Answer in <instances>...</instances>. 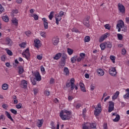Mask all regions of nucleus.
<instances>
[{
    "mask_svg": "<svg viewBox=\"0 0 129 129\" xmlns=\"http://www.w3.org/2000/svg\"><path fill=\"white\" fill-rule=\"evenodd\" d=\"M100 47L101 49V50H103L105 49V48H106V46L105 45V42H103V43L101 44L100 45Z\"/></svg>",
    "mask_w": 129,
    "mask_h": 129,
    "instance_id": "nucleus-31",
    "label": "nucleus"
},
{
    "mask_svg": "<svg viewBox=\"0 0 129 129\" xmlns=\"http://www.w3.org/2000/svg\"><path fill=\"white\" fill-rule=\"evenodd\" d=\"M22 55L23 57L26 58L27 60H29L30 59V57L31 56V54H30V52H29V48H27L23 53Z\"/></svg>",
    "mask_w": 129,
    "mask_h": 129,
    "instance_id": "nucleus-4",
    "label": "nucleus"
},
{
    "mask_svg": "<svg viewBox=\"0 0 129 129\" xmlns=\"http://www.w3.org/2000/svg\"><path fill=\"white\" fill-rule=\"evenodd\" d=\"M2 19L3 21H4V22H6V23H8V22H9V17H8V16L2 17Z\"/></svg>",
    "mask_w": 129,
    "mask_h": 129,
    "instance_id": "nucleus-32",
    "label": "nucleus"
},
{
    "mask_svg": "<svg viewBox=\"0 0 129 129\" xmlns=\"http://www.w3.org/2000/svg\"><path fill=\"white\" fill-rule=\"evenodd\" d=\"M31 31H30L25 32V34L28 37H29L31 35Z\"/></svg>",
    "mask_w": 129,
    "mask_h": 129,
    "instance_id": "nucleus-62",
    "label": "nucleus"
},
{
    "mask_svg": "<svg viewBox=\"0 0 129 129\" xmlns=\"http://www.w3.org/2000/svg\"><path fill=\"white\" fill-rule=\"evenodd\" d=\"M124 26V22H123L122 20H119L116 25L117 28H123Z\"/></svg>",
    "mask_w": 129,
    "mask_h": 129,
    "instance_id": "nucleus-16",
    "label": "nucleus"
},
{
    "mask_svg": "<svg viewBox=\"0 0 129 129\" xmlns=\"http://www.w3.org/2000/svg\"><path fill=\"white\" fill-rule=\"evenodd\" d=\"M34 43V46L36 48H39L41 46V41L39 39H35Z\"/></svg>",
    "mask_w": 129,
    "mask_h": 129,
    "instance_id": "nucleus-12",
    "label": "nucleus"
},
{
    "mask_svg": "<svg viewBox=\"0 0 129 129\" xmlns=\"http://www.w3.org/2000/svg\"><path fill=\"white\" fill-rule=\"evenodd\" d=\"M4 12H5V9L3 7V6H2L0 4V14H2V13H4Z\"/></svg>",
    "mask_w": 129,
    "mask_h": 129,
    "instance_id": "nucleus-45",
    "label": "nucleus"
},
{
    "mask_svg": "<svg viewBox=\"0 0 129 129\" xmlns=\"http://www.w3.org/2000/svg\"><path fill=\"white\" fill-rule=\"evenodd\" d=\"M2 89H3V90H8V89H9V85H8V84L6 83L3 84Z\"/></svg>",
    "mask_w": 129,
    "mask_h": 129,
    "instance_id": "nucleus-26",
    "label": "nucleus"
},
{
    "mask_svg": "<svg viewBox=\"0 0 129 129\" xmlns=\"http://www.w3.org/2000/svg\"><path fill=\"white\" fill-rule=\"evenodd\" d=\"M95 110H94V115H95V116H98L99 115V114H100V113L102 111V109H97L96 108H95Z\"/></svg>",
    "mask_w": 129,
    "mask_h": 129,
    "instance_id": "nucleus-14",
    "label": "nucleus"
},
{
    "mask_svg": "<svg viewBox=\"0 0 129 129\" xmlns=\"http://www.w3.org/2000/svg\"><path fill=\"white\" fill-rule=\"evenodd\" d=\"M63 73L64 75H66L67 76L69 75V69L67 67H64L63 68Z\"/></svg>",
    "mask_w": 129,
    "mask_h": 129,
    "instance_id": "nucleus-22",
    "label": "nucleus"
},
{
    "mask_svg": "<svg viewBox=\"0 0 129 129\" xmlns=\"http://www.w3.org/2000/svg\"><path fill=\"white\" fill-rule=\"evenodd\" d=\"M42 58L43 56L42 55H38L37 56V59H38V60H42Z\"/></svg>",
    "mask_w": 129,
    "mask_h": 129,
    "instance_id": "nucleus-59",
    "label": "nucleus"
},
{
    "mask_svg": "<svg viewBox=\"0 0 129 129\" xmlns=\"http://www.w3.org/2000/svg\"><path fill=\"white\" fill-rule=\"evenodd\" d=\"M90 19V17L89 16H87L86 19H85L83 24L85 27H87V28H89V26L90 25L89 24V19Z\"/></svg>",
    "mask_w": 129,
    "mask_h": 129,
    "instance_id": "nucleus-7",
    "label": "nucleus"
},
{
    "mask_svg": "<svg viewBox=\"0 0 129 129\" xmlns=\"http://www.w3.org/2000/svg\"><path fill=\"white\" fill-rule=\"evenodd\" d=\"M80 57H82L83 59L85 58V53H81L80 54Z\"/></svg>",
    "mask_w": 129,
    "mask_h": 129,
    "instance_id": "nucleus-54",
    "label": "nucleus"
},
{
    "mask_svg": "<svg viewBox=\"0 0 129 129\" xmlns=\"http://www.w3.org/2000/svg\"><path fill=\"white\" fill-rule=\"evenodd\" d=\"M43 122H44V120L43 119L39 120V122H38V126L39 127H41L43 124Z\"/></svg>",
    "mask_w": 129,
    "mask_h": 129,
    "instance_id": "nucleus-34",
    "label": "nucleus"
},
{
    "mask_svg": "<svg viewBox=\"0 0 129 129\" xmlns=\"http://www.w3.org/2000/svg\"><path fill=\"white\" fill-rule=\"evenodd\" d=\"M108 112H111L114 109V103L111 101H109Z\"/></svg>",
    "mask_w": 129,
    "mask_h": 129,
    "instance_id": "nucleus-5",
    "label": "nucleus"
},
{
    "mask_svg": "<svg viewBox=\"0 0 129 129\" xmlns=\"http://www.w3.org/2000/svg\"><path fill=\"white\" fill-rule=\"evenodd\" d=\"M121 31L123 32V33H125L127 31V29L126 28V27L124 26L122 28H121Z\"/></svg>",
    "mask_w": 129,
    "mask_h": 129,
    "instance_id": "nucleus-44",
    "label": "nucleus"
},
{
    "mask_svg": "<svg viewBox=\"0 0 129 129\" xmlns=\"http://www.w3.org/2000/svg\"><path fill=\"white\" fill-rule=\"evenodd\" d=\"M61 19H62V17H61L59 15H58L55 17V21H56V25H59V22H60V20Z\"/></svg>",
    "mask_w": 129,
    "mask_h": 129,
    "instance_id": "nucleus-19",
    "label": "nucleus"
},
{
    "mask_svg": "<svg viewBox=\"0 0 129 129\" xmlns=\"http://www.w3.org/2000/svg\"><path fill=\"white\" fill-rule=\"evenodd\" d=\"M37 80L36 79H31V81L33 85H36L37 84Z\"/></svg>",
    "mask_w": 129,
    "mask_h": 129,
    "instance_id": "nucleus-40",
    "label": "nucleus"
},
{
    "mask_svg": "<svg viewBox=\"0 0 129 129\" xmlns=\"http://www.w3.org/2000/svg\"><path fill=\"white\" fill-rule=\"evenodd\" d=\"M90 41V37L89 36H87L84 38L85 43L88 42Z\"/></svg>",
    "mask_w": 129,
    "mask_h": 129,
    "instance_id": "nucleus-33",
    "label": "nucleus"
},
{
    "mask_svg": "<svg viewBox=\"0 0 129 129\" xmlns=\"http://www.w3.org/2000/svg\"><path fill=\"white\" fill-rule=\"evenodd\" d=\"M40 35L43 38H46V36H47V35L46 34V32H43V31L40 32Z\"/></svg>",
    "mask_w": 129,
    "mask_h": 129,
    "instance_id": "nucleus-39",
    "label": "nucleus"
},
{
    "mask_svg": "<svg viewBox=\"0 0 129 129\" xmlns=\"http://www.w3.org/2000/svg\"><path fill=\"white\" fill-rule=\"evenodd\" d=\"M81 106H82V105L81 103L77 104L76 105L77 109H79L80 108V107H81Z\"/></svg>",
    "mask_w": 129,
    "mask_h": 129,
    "instance_id": "nucleus-57",
    "label": "nucleus"
},
{
    "mask_svg": "<svg viewBox=\"0 0 129 129\" xmlns=\"http://www.w3.org/2000/svg\"><path fill=\"white\" fill-rule=\"evenodd\" d=\"M61 56H62V53H58L55 55V56L53 57V59H54V60H59V59L61 58Z\"/></svg>",
    "mask_w": 129,
    "mask_h": 129,
    "instance_id": "nucleus-23",
    "label": "nucleus"
},
{
    "mask_svg": "<svg viewBox=\"0 0 129 129\" xmlns=\"http://www.w3.org/2000/svg\"><path fill=\"white\" fill-rule=\"evenodd\" d=\"M108 36H109V33H106L104 34L100 38L99 42L100 43H102V42L104 41V40H105V39L108 37Z\"/></svg>",
    "mask_w": 129,
    "mask_h": 129,
    "instance_id": "nucleus-8",
    "label": "nucleus"
},
{
    "mask_svg": "<svg viewBox=\"0 0 129 129\" xmlns=\"http://www.w3.org/2000/svg\"><path fill=\"white\" fill-rule=\"evenodd\" d=\"M59 116L62 120H66L70 118V115H69V114H64L63 111H60Z\"/></svg>",
    "mask_w": 129,
    "mask_h": 129,
    "instance_id": "nucleus-3",
    "label": "nucleus"
},
{
    "mask_svg": "<svg viewBox=\"0 0 129 129\" xmlns=\"http://www.w3.org/2000/svg\"><path fill=\"white\" fill-rule=\"evenodd\" d=\"M125 54H126V50L125 49L123 48L122 49V54L125 55Z\"/></svg>",
    "mask_w": 129,
    "mask_h": 129,
    "instance_id": "nucleus-60",
    "label": "nucleus"
},
{
    "mask_svg": "<svg viewBox=\"0 0 129 129\" xmlns=\"http://www.w3.org/2000/svg\"><path fill=\"white\" fill-rule=\"evenodd\" d=\"M19 13V11H18V10H13L12 11V13L14 15H17V14H18Z\"/></svg>",
    "mask_w": 129,
    "mask_h": 129,
    "instance_id": "nucleus-56",
    "label": "nucleus"
},
{
    "mask_svg": "<svg viewBox=\"0 0 129 129\" xmlns=\"http://www.w3.org/2000/svg\"><path fill=\"white\" fill-rule=\"evenodd\" d=\"M104 27L107 30H110V26H109V24H107L104 25Z\"/></svg>",
    "mask_w": 129,
    "mask_h": 129,
    "instance_id": "nucleus-50",
    "label": "nucleus"
},
{
    "mask_svg": "<svg viewBox=\"0 0 129 129\" xmlns=\"http://www.w3.org/2000/svg\"><path fill=\"white\" fill-rule=\"evenodd\" d=\"M110 58L113 62V63H115V56H114V55H111Z\"/></svg>",
    "mask_w": 129,
    "mask_h": 129,
    "instance_id": "nucleus-43",
    "label": "nucleus"
},
{
    "mask_svg": "<svg viewBox=\"0 0 129 129\" xmlns=\"http://www.w3.org/2000/svg\"><path fill=\"white\" fill-rule=\"evenodd\" d=\"M32 17L34 18L35 21H38V20H39V17L38 15H37V14H34L33 16H32Z\"/></svg>",
    "mask_w": 129,
    "mask_h": 129,
    "instance_id": "nucleus-47",
    "label": "nucleus"
},
{
    "mask_svg": "<svg viewBox=\"0 0 129 129\" xmlns=\"http://www.w3.org/2000/svg\"><path fill=\"white\" fill-rule=\"evenodd\" d=\"M109 73L111 76H115L116 75V70L115 68H111L109 70Z\"/></svg>",
    "mask_w": 129,
    "mask_h": 129,
    "instance_id": "nucleus-6",
    "label": "nucleus"
},
{
    "mask_svg": "<svg viewBox=\"0 0 129 129\" xmlns=\"http://www.w3.org/2000/svg\"><path fill=\"white\" fill-rule=\"evenodd\" d=\"M125 22L126 24H129V17H126Z\"/></svg>",
    "mask_w": 129,
    "mask_h": 129,
    "instance_id": "nucleus-64",
    "label": "nucleus"
},
{
    "mask_svg": "<svg viewBox=\"0 0 129 129\" xmlns=\"http://www.w3.org/2000/svg\"><path fill=\"white\" fill-rule=\"evenodd\" d=\"M63 114H69L70 116V112L69 111L65 110L63 111Z\"/></svg>",
    "mask_w": 129,
    "mask_h": 129,
    "instance_id": "nucleus-55",
    "label": "nucleus"
},
{
    "mask_svg": "<svg viewBox=\"0 0 129 129\" xmlns=\"http://www.w3.org/2000/svg\"><path fill=\"white\" fill-rule=\"evenodd\" d=\"M10 111L13 113L14 114H17L18 113V112H17V110L14 109H11Z\"/></svg>",
    "mask_w": 129,
    "mask_h": 129,
    "instance_id": "nucleus-49",
    "label": "nucleus"
},
{
    "mask_svg": "<svg viewBox=\"0 0 129 129\" xmlns=\"http://www.w3.org/2000/svg\"><path fill=\"white\" fill-rule=\"evenodd\" d=\"M52 43L54 46H57L59 43V38L53 37L52 39Z\"/></svg>",
    "mask_w": 129,
    "mask_h": 129,
    "instance_id": "nucleus-10",
    "label": "nucleus"
},
{
    "mask_svg": "<svg viewBox=\"0 0 129 129\" xmlns=\"http://www.w3.org/2000/svg\"><path fill=\"white\" fill-rule=\"evenodd\" d=\"M126 91L127 92V93L125 94V95H124L123 98L124 99H128L129 98V89H126Z\"/></svg>",
    "mask_w": 129,
    "mask_h": 129,
    "instance_id": "nucleus-27",
    "label": "nucleus"
},
{
    "mask_svg": "<svg viewBox=\"0 0 129 129\" xmlns=\"http://www.w3.org/2000/svg\"><path fill=\"white\" fill-rule=\"evenodd\" d=\"M34 76L36 81H41V80H42V78L41 77V75H40V73H39V72H35L34 73Z\"/></svg>",
    "mask_w": 129,
    "mask_h": 129,
    "instance_id": "nucleus-9",
    "label": "nucleus"
},
{
    "mask_svg": "<svg viewBox=\"0 0 129 129\" xmlns=\"http://www.w3.org/2000/svg\"><path fill=\"white\" fill-rule=\"evenodd\" d=\"M18 69H19V72H18L19 74H23V73H24V72L25 71L24 70V68H23V67H18Z\"/></svg>",
    "mask_w": 129,
    "mask_h": 129,
    "instance_id": "nucleus-28",
    "label": "nucleus"
},
{
    "mask_svg": "<svg viewBox=\"0 0 129 129\" xmlns=\"http://www.w3.org/2000/svg\"><path fill=\"white\" fill-rule=\"evenodd\" d=\"M66 63V60H64V59H61V61L59 62L60 66H61V67H64L65 66V64Z\"/></svg>",
    "mask_w": 129,
    "mask_h": 129,
    "instance_id": "nucleus-30",
    "label": "nucleus"
},
{
    "mask_svg": "<svg viewBox=\"0 0 129 129\" xmlns=\"http://www.w3.org/2000/svg\"><path fill=\"white\" fill-rule=\"evenodd\" d=\"M105 45H106V48H111L112 47V44L110 43V42H105Z\"/></svg>",
    "mask_w": 129,
    "mask_h": 129,
    "instance_id": "nucleus-24",
    "label": "nucleus"
},
{
    "mask_svg": "<svg viewBox=\"0 0 129 129\" xmlns=\"http://www.w3.org/2000/svg\"><path fill=\"white\" fill-rule=\"evenodd\" d=\"M82 60H83V58L81 57V56H79L77 59V62H80V61H82Z\"/></svg>",
    "mask_w": 129,
    "mask_h": 129,
    "instance_id": "nucleus-63",
    "label": "nucleus"
},
{
    "mask_svg": "<svg viewBox=\"0 0 129 129\" xmlns=\"http://www.w3.org/2000/svg\"><path fill=\"white\" fill-rule=\"evenodd\" d=\"M6 58H7V56H6V55H3L1 56V60L4 61H6Z\"/></svg>",
    "mask_w": 129,
    "mask_h": 129,
    "instance_id": "nucleus-53",
    "label": "nucleus"
},
{
    "mask_svg": "<svg viewBox=\"0 0 129 129\" xmlns=\"http://www.w3.org/2000/svg\"><path fill=\"white\" fill-rule=\"evenodd\" d=\"M74 82H75V80L74 79V78H72L69 83H66L67 87H68V88H69V87H71V90H74V88H75V84L74 83Z\"/></svg>",
    "mask_w": 129,
    "mask_h": 129,
    "instance_id": "nucleus-1",
    "label": "nucleus"
},
{
    "mask_svg": "<svg viewBox=\"0 0 129 129\" xmlns=\"http://www.w3.org/2000/svg\"><path fill=\"white\" fill-rule=\"evenodd\" d=\"M117 7L119 13H120V14H122V15H124V14H125V8L124 7V6L122 4L119 3L118 4Z\"/></svg>",
    "mask_w": 129,
    "mask_h": 129,
    "instance_id": "nucleus-2",
    "label": "nucleus"
},
{
    "mask_svg": "<svg viewBox=\"0 0 129 129\" xmlns=\"http://www.w3.org/2000/svg\"><path fill=\"white\" fill-rule=\"evenodd\" d=\"M68 53L69 55H72V54H73V49L68 48Z\"/></svg>",
    "mask_w": 129,
    "mask_h": 129,
    "instance_id": "nucleus-38",
    "label": "nucleus"
},
{
    "mask_svg": "<svg viewBox=\"0 0 129 129\" xmlns=\"http://www.w3.org/2000/svg\"><path fill=\"white\" fill-rule=\"evenodd\" d=\"M95 110H94V115H95V116H98L99 115V114H100V113L102 111V109H97L96 108H95Z\"/></svg>",
    "mask_w": 129,
    "mask_h": 129,
    "instance_id": "nucleus-15",
    "label": "nucleus"
},
{
    "mask_svg": "<svg viewBox=\"0 0 129 129\" xmlns=\"http://www.w3.org/2000/svg\"><path fill=\"white\" fill-rule=\"evenodd\" d=\"M33 91L34 92L35 95H36V94H37V93L39 92V90H38V89L37 88H35V89H34Z\"/></svg>",
    "mask_w": 129,
    "mask_h": 129,
    "instance_id": "nucleus-58",
    "label": "nucleus"
},
{
    "mask_svg": "<svg viewBox=\"0 0 129 129\" xmlns=\"http://www.w3.org/2000/svg\"><path fill=\"white\" fill-rule=\"evenodd\" d=\"M77 56H73V57H72L71 58V61L72 63H75V62H76V58H77Z\"/></svg>",
    "mask_w": 129,
    "mask_h": 129,
    "instance_id": "nucleus-36",
    "label": "nucleus"
},
{
    "mask_svg": "<svg viewBox=\"0 0 129 129\" xmlns=\"http://www.w3.org/2000/svg\"><path fill=\"white\" fill-rule=\"evenodd\" d=\"M91 128H96V123H89Z\"/></svg>",
    "mask_w": 129,
    "mask_h": 129,
    "instance_id": "nucleus-42",
    "label": "nucleus"
},
{
    "mask_svg": "<svg viewBox=\"0 0 129 129\" xmlns=\"http://www.w3.org/2000/svg\"><path fill=\"white\" fill-rule=\"evenodd\" d=\"M87 124H88V123L84 124V125L83 126V129H88V128H89V126Z\"/></svg>",
    "mask_w": 129,
    "mask_h": 129,
    "instance_id": "nucleus-48",
    "label": "nucleus"
},
{
    "mask_svg": "<svg viewBox=\"0 0 129 129\" xmlns=\"http://www.w3.org/2000/svg\"><path fill=\"white\" fill-rule=\"evenodd\" d=\"M16 107L18 109H20V108H22V104L19 103V104L16 105Z\"/></svg>",
    "mask_w": 129,
    "mask_h": 129,
    "instance_id": "nucleus-52",
    "label": "nucleus"
},
{
    "mask_svg": "<svg viewBox=\"0 0 129 129\" xmlns=\"http://www.w3.org/2000/svg\"><path fill=\"white\" fill-rule=\"evenodd\" d=\"M42 21H43L44 29H48V23L47 19H46V18H43Z\"/></svg>",
    "mask_w": 129,
    "mask_h": 129,
    "instance_id": "nucleus-20",
    "label": "nucleus"
},
{
    "mask_svg": "<svg viewBox=\"0 0 129 129\" xmlns=\"http://www.w3.org/2000/svg\"><path fill=\"white\" fill-rule=\"evenodd\" d=\"M21 86L22 88H27L28 82L25 80H23L21 82Z\"/></svg>",
    "mask_w": 129,
    "mask_h": 129,
    "instance_id": "nucleus-11",
    "label": "nucleus"
},
{
    "mask_svg": "<svg viewBox=\"0 0 129 129\" xmlns=\"http://www.w3.org/2000/svg\"><path fill=\"white\" fill-rule=\"evenodd\" d=\"M12 22L13 24H14L15 26H18V23L17 19L15 18L14 20H12Z\"/></svg>",
    "mask_w": 129,
    "mask_h": 129,
    "instance_id": "nucleus-41",
    "label": "nucleus"
},
{
    "mask_svg": "<svg viewBox=\"0 0 129 129\" xmlns=\"http://www.w3.org/2000/svg\"><path fill=\"white\" fill-rule=\"evenodd\" d=\"M7 53L9 55V56H13V52H12V51L10 50L9 49H8L7 51Z\"/></svg>",
    "mask_w": 129,
    "mask_h": 129,
    "instance_id": "nucleus-51",
    "label": "nucleus"
},
{
    "mask_svg": "<svg viewBox=\"0 0 129 129\" xmlns=\"http://www.w3.org/2000/svg\"><path fill=\"white\" fill-rule=\"evenodd\" d=\"M20 46L21 47V48H25V47H26V43L22 42L21 44H20Z\"/></svg>",
    "mask_w": 129,
    "mask_h": 129,
    "instance_id": "nucleus-61",
    "label": "nucleus"
},
{
    "mask_svg": "<svg viewBox=\"0 0 129 129\" xmlns=\"http://www.w3.org/2000/svg\"><path fill=\"white\" fill-rule=\"evenodd\" d=\"M67 57V55L65 54H61V60H64V61H66V58Z\"/></svg>",
    "mask_w": 129,
    "mask_h": 129,
    "instance_id": "nucleus-46",
    "label": "nucleus"
},
{
    "mask_svg": "<svg viewBox=\"0 0 129 129\" xmlns=\"http://www.w3.org/2000/svg\"><path fill=\"white\" fill-rule=\"evenodd\" d=\"M80 87L81 91L83 92H86V89L85 88L84 84H83V83H80Z\"/></svg>",
    "mask_w": 129,
    "mask_h": 129,
    "instance_id": "nucleus-18",
    "label": "nucleus"
},
{
    "mask_svg": "<svg viewBox=\"0 0 129 129\" xmlns=\"http://www.w3.org/2000/svg\"><path fill=\"white\" fill-rule=\"evenodd\" d=\"M5 42L6 44L8 46H12L13 45V41L9 37L6 38Z\"/></svg>",
    "mask_w": 129,
    "mask_h": 129,
    "instance_id": "nucleus-13",
    "label": "nucleus"
},
{
    "mask_svg": "<svg viewBox=\"0 0 129 129\" xmlns=\"http://www.w3.org/2000/svg\"><path fill=\"white\" fill-rule=\"evenodd\" d=\"M118 95H119V92L116 91V93L113 95L112 98L114 100L116 99L117 97H118Z\"/></svg>",
    "mask_w": 129,
    "mask_h": 129,
    "instance_id": "nucleus-25",
    "label": "nucleus"
},
{
    "mask_svg": "<svg viewBox=\"0 0 129 129\" xmlns=\"http://www.w3.org/2000/svg\"><path fill=\"white\" fill-rule=\"evenodd\" d=\"M98 76H103L104 75V71L102 69H98L97 70Z\"/></svg>",
    "mask_w": 129,
    "mask_h": 129,
    "instance_id": "nucleus-17",
    "label": "nucleus"
},
{
    "mask_svg": "<svg viewBox=\"0 0 129 129\" xmlns=\"http://www.w3.org/2000/svg\"><path fill=\"white\" fill-rule=\"evenodd\" d=\"M117 36L118 40H119L120 41H121V40L123 39V36H122V34H117Z\"/></svg>",
    "mask_w": 129,
    "mask_h": 129,
    "instance_id": "nucleus-37",
    "label": "nucleus"
},
{
    "mask_svg": "<svg viewBox=\"0 0 129 129\" xmlns=\"http://www.w3.org/2000/svg\"><path fill=\"white\" fill-rule=\"evenodd\" d=\"M53 17H54V12L52 11L48 16V18L49 20H52L53 19Z\"/></svg>",
    "mask_w": 129,
    "mask_h": 129,
    "instance_id": "nucleus-35",
    "label": "nucleus"
},
{
    "mask_svg": "<svg viewBox=\"0 0 129 129\" xmlns=\"http://www.w3.org/2000/svg\"><path fill=\"white\" fill-rule=\"evenodd\" d=\"M120 119V116H119V115L118 114H116L115 118L113 119V121L114 122H117V121H119Z\"/></svg>",
    "mask_w": 129,
    "mask_h": 129,
    "instance_id": "nucleus-29",
    "label": "nucleus"
},
{
    "mask_svg": "<svg viewBox=\"0 0 129 129\" xmlns=\"http://www.w3.org/2000/svg\"><path fill=\"white\" fill-rule=\"evenodd\" d=\"M6 115L7 116L8 118H9L11 121H14V119H13V117H12V116L11 115V114L8 111L5 112Z\"/></svg>",
    "mask_w": 129,
    "mask_h": 129,
    "instance_id": "nucleus-21",
    "label": "nucleus"
}]
</instances>
